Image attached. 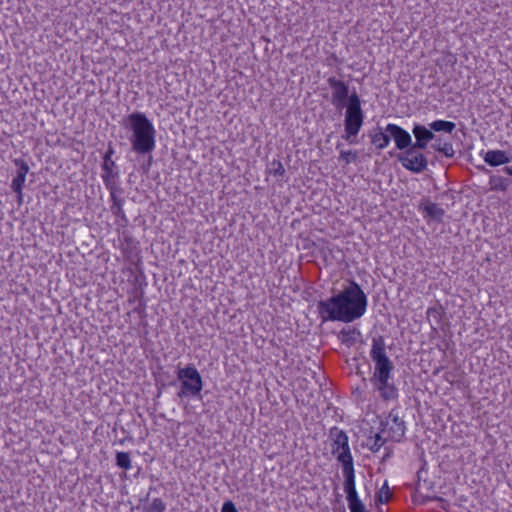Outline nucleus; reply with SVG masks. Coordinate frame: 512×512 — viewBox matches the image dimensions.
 I'll use <instances>...</instances> for the list:
<instances>
[{"instance_id":"f257e3e1","label":"nucleus","mask_w":512,"mask_h":512,"mask_svg":"<svg viewBox=\"0 0 512 512\" xmlns=\"http://www.w3.org/2000/svg\"><path fill=\"white\" fill-rule=\"evenodd\" d=\"M368 305V299L360 285L351 281L342 291L317 303V311L323 322L341 321L351 323L361 318Z\"/></svg>"},{"instance_id":"f03ea898","label":"nucleus","mask_w":512,"mask_h":512,"mask_svg":"<svg viewBox=\"0 0 512 512\" xmlns=\"http://www.w3.org/2000/svg\"><path fill=\"white\" fill-rule=\"evenodd\" d=\"M327 83L332 90L331 103L337 108H346L344 119V131L342 139L350 144L355 143V138L364 122V112L361 107V99L354 90L349 91V85L332 76L327 79Z\"/></svg>"},{"instance_id":"7ed1b4c3","label":"nucleus","mask_w":512,"mask_h":512,"mask_svg":"<svg viewBox=\"0 0 512 512\" xmlns=\"http://www.w3.org/2000/svg\"><path fill=\"white\" fill-rule=\"evenodd\" d=\"M370 356L375 364L374 372L369 379L373 390L383 401L396 400L399 393L391 375L394 365L386 354L383 336L373 337Z\"/></svg>"},{"instance_id":"20e7f679","label":"nucleus","mask_w":512,"mask_h":512,"mask_svg":"<svg viewBox=\"0 0 512 512\" xmlns=\"http://www.w3.org/2000/svg\"><path fill=\"white\" fill-rule=\"evenodd\" d=\"M121 125L131 132L129 141L134 152L151 154L156 146V130L145 113L133 112L122 119Z\"/></svg>"},{"instance_id":"39448f33","label":"nucleus","mask_w":512,"mask_h":512,"mask_svg":"<svg viewBox=\"0 0 512 512\" xmlns=\"http://www.w3.org/2000/svg\"><path fill=\"white\" fill-rule=\"evenodd\" d=\"M329 438L332 441L331 452L336 456L338 462L342 464L344 478L355 476L353 457L346 432L334 426L329 431Z\"/></svg>"},{"instance_id":"423d86ee","label":"nucleus","mask_w":512,"mask_h":512,"mask_svg":"<svg viewBox=\"0 0 512 512\" xmlns=\"http://www.w3.org/2000/svg\"><path fill=\"white\" fill-rule=\"evenodd\" d=\"M177 379L181 382V389L177 394L179 398L200 395L203 389V380L194 365L189 364L184 368L178 367Z\"/></svg>"},{"instance_id":"0eeeda50","label":"nucleus","mask_w":512,"mask_h":512,"mask_svg":"<svg viewBox=\"0 0 512 512\" xmlns=\"http://www.w3.org/2000/svg\"><path fill=\"white\" fill-rule=\"evenodd\" d=\"M422 150L412 145L404 152L398 153L396 158L406 170L412 173H422L428 166L427 157L421 152Z\"/></svg>"},{"instance_id":"6e6552de","label":"nucleus","mask_w":512,"mask_h":512,"mask_svg":"<svg viewBox=\"0 0 512 512\" xmlns=\"http://www.w3.org/2000/svg\"><path fill=\"white\" fill-rule=\"evenodd\" d=\"M381 433H387V437L395 442L401 441L405 434V422L393 410L389 413L385 422H381Z\"/></svg>"},{"instance_id":"1a4fd4ad","label":"nucleus","mask_w":512,"mask_h":512,"mask_svg":"<svg viewBox=\"0 0 512 512\" xmlns=\"http://www.w3.org/2000/svg\"><path fill=\"white\" fill-rule=\"evenodd\" d=\"M386 132L389 133L390 141L393 140L396 148L401 152H404L413 145L410 133L397 124H387Z\"/></svg>"},{"instance_id":"9d476101","label":"nucleus","mask_w":512,"mask_h":512,"mask_svg":"<svg viewBox=\"0 0 512 512\" xmlns=\"http://www.w3.org/2000/svg\"><path fill=\"white\" fill-rule=\"evenodd\" d=\"M344 491L350 512H369L358 496L355 486V476L344 478Z\"/></svg>"},{"instance_id":"9b49d317","label":"nucleus","mask_w":512,"mask_h":512,"mask_svg":"<svg viewBox=\"0 0 512 512\" xmlns=\"http://www.w3.org/2000/svg\"><path fill=\"white\" fill-rule=\"evenodd\" d=\"M412 133L415 137L413 145L415 148L426 149L429 142L436 138L431 127L415 123L412 128Z\"/></svg>"},{"instance_id":"f8f14e48","label":"nucleus","mask_w":512,"mask_h":512,"mask_svg":"<svg viewBox=\"0 0 512 512\" xmlns=\"http://www.w3.org/2000/svg\"><path fill=\"white\" fill-rule=\"evenodd\" d=\"M101 169L103 171V173L101 174L103 183L105 184L107 189H112L113 183H116V180L119 177V171L117 169L115 161L103 160Z\"/></svg>"},{"instance_id":"ddd939ff","label":"nucleus","mask_w":512,"mask_h":512,"mask_svg":"<svg viewBox=\"0 0 512 512\" xmlns=\"http://www.w3.org/2000/svg\"><path fill=\"white\" fill-rule=\"evenodd\" d=\"M369 137L372 145L379 150L385 149L390 143V136L389 133L386 132V127L384 129L379 126L374 127L370 130Z\"/></svg>"},{"instance_id":"4468645a","label":"nucleus","mask_w":512,"mask_h":512,"mask_svg":"<svg viewBox=\"0 0 512 512\" xmlns=\"http://www.w3.org/2000/svg\"><path fill=\"white\" fill-rule=\"evenodd\" d=\"M484 161L492 167L500 166L510 162V158L503 150H488L484 155Z\"/></svg>"},{"instance_id":"2eb2a0df","label":"nucleus","mask_w":512,"mask_h":512,"mask_svg":"<svg viewBox=\"0 0 512 512\" xmlns=\"http://www.w3.org/2000/svg\"><path fill=\"white\" fill-rule=\"evenodd\" d=\"M360 336L361 332L357 328H343L338 334V339L342 344L346 345L347 347H351L357 342Z\"/></svg>"},{"instance_id":"dca6fc26","label":"nucleus","mask_w":512,"mask_h":512,"mask_svg":"<svg viewBox=\"0 0 512 512\" xmlns=\"http://www.w3.org/2000/svg\"><path fill=\"white\" fill-rule=\"evenodd\" d=\"M427 319L431 325V329L437 332V325L442 321L444 309L441 305L429 307L426 311Z\"/></svg>"},{"instance_id":"f3484780","label":"nucleus","mask_w":512,"mask_h":512,"mask_svg":"<svg viewBox=\"0 0 512 512\" xmlns=\"http://www.w3.org/2000/svg\"><path fill=\"white\" fill-rule=\"evenodd\" d=\"M422 209L431 219L442 222L445 215V210L439 207L437 204L428 202L422 207Z\"/></svg>"},{"instance_id":"a211bd4d","label":"nucleus","mask_w":512,"mask_h":512,"mask_svg":"<svg viewBox=\"0 0 512 512\" xmlns=\"http://www.w3.org/2000/svg\"><path fill=\"white\" fill-rule=\"evenodd\" d=\"M429 126L431 127L433 133L443 131L451 134L456 128V124L454 122L447 120H435L429 123Z\"/></svg>"},{"instance_id":"6ab92c4d","label":"nucleus","mask_w":512,"mask_h":512,"mask_svg":"<svg viewBox=\"0 0 512 512\" xmlns=\"http://www.w3.org/2000/svg\"><path fill=\"white\" fill-rule=\"evenodd\" d=\"M490 189L492 191H506L510 185V180L508 178L499 176V175H491L489 179Z\"/></svg>"},{"instance_id":"aec40b11","label":"nucleus","mask_w":512,"mask_h":512,"mask_svg":"<svg viewBox=\"0 0 512 512\" xmlns=\"http://www.w3.org/2000/svg\"><path fill=\"white\" fill-rule=\"evenodd\" d=\"M115 462L121 469L128 470L131 468V458L128 452H117Z\"/></svg>"},{"instance_id":"412c9836","label":"nucleus","mask_w":512,"mask_h":512,"mask_svg":"<svg viewBox=\"0 0 512 512\" xmlns=\"http://www.w3.org/2000/svg\"><path fill=\"white\" fill-rule=\"evenodd\" d=\"M268 172L270 174H273L275 176H281L283 177L285 175V168L280 160L274 159L268 164Z\"/></svg>"},{"instance_id":"4be33fe9","label":"nucleus","mask_w":512,"mask_h":512,"mask_svg":"<svg viewBox=\"0 0 512 512\" xmlns=\"http://www.w3.org/2000/svg\"><path fill=\"white\" fill-rule=\"evenodd\" d=\"M166 504L161 498H154L147 508V512H165Z\"/></svg>"},{"instance_id":"5701e85b","label":"nucleus","mask_w":512,"mask_h":512,"mask_svg":"<svg viewBox=\"0 0 512 512\" xmlns=\"http://www.w3.org/2000/svg\"><path fill=\"white\" fill-rule=\"evenodd\" d=\"M339 159L344 161L345 164H350L351 162L357 161L358 153H357V151H352V150H348V151L341 150Z\"/></svg>"},{"instance_id":"b1692460","label":"nucleus","mask_w":512,"mask_h":512,"mask_svg":"<svg viewBox=\"0 0 512 512\" xmlns=\"http://www.w3.org/2000/svg\"><path fill=\"white\" fill-rule=\"evenodd\" d=\"M26 180V176L17 174L16 177L12 180L11 188L15 193H20V190L23 189L24 183Z\"/></svg>"},{"instance_id":"393cba45","label":"nucleus","mask_w":512,"mask_h":512,"mask_svg":"<svg viewBox=\"0 0 512 512\" xmlns=\"http://www.w3.org/2000/svg\"><path fill=\"white\" fill-rule=\"evenodd\" d=\"M389 499H390L389 487L387 485V482H385L378 493L377 500L380 503H386L389 501Z\"/></svg>"},{"instance_id":"a878e982","label":"nucleus","mask_w":512,"mask_h":512,"mask_svg":"<svg viewBox=\"0 0 512 512\" xmlns=\"http://www.w3.org/2000/svg\"><path fill=\"white\" fill-rule=\"evenodd\" d=\"M13 162L18 167L17 174L26 176L29 172L28 164L22 159H14Z\"/></svg>"},{"instance_id":"bb28decb","label":"nucleus","mask_w":512,"mask_h":512,"mask_svg":"<svg viewBox=\"0 0 512 512\" xmlns=\"http://www.w3.org/2000/svg\"><path fill=\"white\" fill-rule=\"evenodd\" d=\"M110 210L115 216L121 218L125 222H128L124 210L122 208V203H116V205H111Z\"/></svg>"},{"instance_id":"cd10ccee","label":"nucleus","mask_w":512,"mask_h":512,"mask_svg":"<svg viewBox=\"0 0 512 512\" xmlns=\"http://www.w3.org/2000/svg\"><path fill=\"white\" fill-rule=\"evenodd\" d=\"M439 152L444 154L448 158H452L455 155V151L451 142H444Z\"/></svg>"},{"instance_id":"c85d7f7f","label":"nucleus","mask_w":512,"mask_h":512,"mask_svg":"<svg viewBox=\"0 0 512 512\" xmlns=\"http://www.w3.org/2000/svg\"><path fill=\"white\" fill-rule=\"evenodd\" d=\"M385 442H386V439H384L382 437V433H378V434L375 435L374 442L371 445L370 449L373 452H376L385 444Z\"/></svg>"},{"instance_id":"c756f323","label":"nucleus","mask_w":512,"mask_h":512,"mask_svg":"<svg viewBox=\"0 0 512 512\" xmlns=\"http://www.w3.org/2000/svg\"><path fill=\"white\" fill-rule=\"evenodd\" d=\"M116 189H117V184L116 183H113V188L112 189H108L109 192H110V196H111V200H112V205H116V203H122L123 200L118 198V196L116 195Z\"/></svg>"},{"instance_id":"7c9ffc66","label":"nucleus","mask_w":512,"mask_h":512,"mask_svg":"<svg viewBox=\"0 0 512 512\" xmlns=\"http://www.w3.org/2000/svg\"><path fill=\"white\" fill-rule=\"evenodd\" d=\"M221 512H238L235 504L228 500L226 502H224L222 508H221Z\"/></svg>"},{"instance_id":"2f4dec72","label":"nucleus","mask_w":512,"mask_h":512,"mask_svg":"<svg viewBox=\"0 0 512 512\" xmlns=\"http://www.w3.org/2000/svg\"><path fill=\"white\" fill-rule=\"evenodd\" d=\"M114 153H115V150H114L113 144H112V142H109L107 150L103 155V160H113L112 156L114 155Z\"/></svg>"},{"instance_id":"473e14b6","label":"nucleus","mask_w":512,"mask_h":512,"mask_svg":"<svg viewBox=\"0 0 512 512\" xmlns=\"http://www.w3.org/2000/svg\"><path fill=\"white\" fill-rule=\"evenodd\" d=\"M429 499L433 500V501L440 502L441 503V507L443 509H447V507L449 506V503L447 502V500H445L444 498H442L440 496H433V497H430Z\"/></svg>"},{"instance_id":"72a5a7b5","label":"nucleus","mask_w":512,"mask_h":512,"mask_svg":"<svg viewBox=\"0 0 512 512\" xmlns=\"http://www.w3.org/2000/svg\"><path fill=\"white\" fill-rule=\"evenodd\" d=\"M442 145H443V144H441L440 139H439V138H437V139H436V142H435L434 144H432V146H431V147H432L435 151L439 152V149H441Z\"/></svg>"},{"instance_id":"f704fd0d","label":"nucleus","mask_w":512,"mask_h":512,"mask_svg":"<svg viewBox=\"0 0 512 512\" xmlns=\"http://www.w3.org/2000/svg\"><path fill=\"white\" fill-rule=\"evenodd\" d=\"M17 194V202L18 204H22L23 202V193H22V190H20V193H16Z\"/></svg>"},{"instance_id":"c9c22d12","label":"nucleus","mask_w":512,"mask_h":512,"mask_svg":"<svg viewBox=\"0 0 512 512\" xmlns=\"http://www.w3.org/2000/svg\"><path fill=\"white\" fill-rule=\"evenodd\" d=\"M503 171H504L506 174H508V175L512 176V166H505V167L503 168Z\"/></svg>"},{"instance_id":"e433bc0d","label":"nucleus","mask_w":512,"mask_h":512,"mask_svg":"<svg viewBox=\"0 0 512 512\" xmlns=\"http://www.w3.org/2000/svg\"><path fill=\"white\" fill-rule=\"evenodd\" d=\"M152 156H149V164H151Z\"/></svg>"},{"instance_id":"4c0bfd02","label":"nucleus","mask_w":512,"mask_h":512,"mask_svg":"<svg viewBox=\"0 0 512 512\" xmlns=\"http://www.w3.org/2000/svg\"><path fill=\"white\" fill-rule=\"evenodd\" d=\"M340 146H341V144H340V143H338V144H337V146H336V148H337V149H339V148H340Z\"/></svg>"}]
</instances>
